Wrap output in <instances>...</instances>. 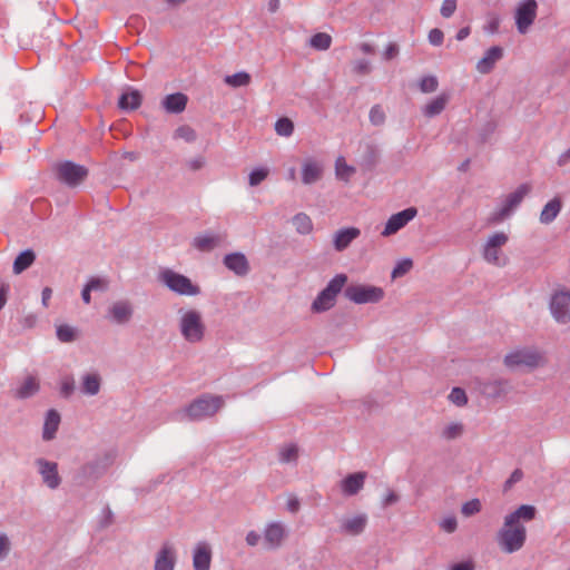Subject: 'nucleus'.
Instances as JSON below:
<instances>
[{"label":"nucleus","mask_w":570,"mask_h":570,"mask_svg":"<svg viewBox=\"0 0 570 570\" xmlns=\"http://www.w3.org/2000/svg\"><path fill=\"white\" fill-rule=\"evenodd\" d=\"M481 510V502L478 499H472L463 503L461 512L465 517H471Z\"/></svg>","instance_id":"nucleus-49"},{"label":"nucleus","mask_w":570,"mask_h":570,"mask_svg":"<svg viewBox=\"0 0 570 570\" xmlns=\"http://www.w3.org/2000/svg\"><path fill=\"white\" fill-rule=\"evenodd\" d=\"M286 508L291 513L295 514L301 509V502L296 497L292 495L287 500Z\"/></svg>","instance_id":"nucleus-59"},{"label":"nucleus","mask_w":570,"mask_h":570,"mask_svg":"<svg viewBox=\"0 0 570 570\" xmlns=\"http://www.w3.org/2000/svg\"><path fill=\"white\" fill-rule=\"evenodd\" d=\"M413 267V262L412 259L410 258H404L402 261H400L396 266L393 268L392 271V278H399V277H402L404 276L405 274H407L411 268Z\"/></svg>","instance_id":"nucleus-43"},{"label":"nucleus","mask_w":570,"mask_h":570,"mask_svg":"<svg viewBox=\"0 0 570 570\" xmlns=\"http://www.w3.org/2000/svg\"><path fill=\"white\" fill-rule=\"evenodd\" d=\"M141 105V95L138 90H128L119 97L118 106L122 110H135Z\"/></svg>","instance_id":"nucleus-28"},{"label":"nucleus","mask_w":570,"mask_h":570,"mask_svg":"<svg viewBox=\"0 0 570 570\" xmlns=\"http://www.w3.org/2000/svg\"><path fill=\"white\" fill-rule=\"evenodd\" d=\"M75 389L73 380L72 379H66L61 383V394L63 396H69Z\"/></svg>","instance_id":"nucleus-61"},{"label":"nucleus","mask_w":570,"mask_h":570,"mask_svg":"<svg viewBox=\"0 0 570 570\" xmlns=\"http://www.w3.org/2000/svg\"><path fill=\"white\" fill-rule=\"evenodd\" d=\"M100 390V377L98 374L91 373L83 376L82 391L89 395H96Z\"/></svg>","instance_id":"nucleus-35"},{"label":"nucleus","mask_w":570,"mask_h":570,"mask_svg":"<svg viewBox=\"0 0 570 570\" xmlns=\"http://www.w3.org/2000/svg\"><path fill=\"white\" fill-rule=\"evenodd\" d=\"M361 230L356 227H346L337 230L333 237V246L337 252L345 250L356 239Z\"/></svg>","instance_id":"nucleus-21"},{"label":"nucleus","mask_w":570,"mask_h":570,"mask_svg":"<svg viewBox=\"0 0 570 570\" xmlns=\"http://www.w3.org/2000/svg\"><path fill=\"white\" fill-rule=\"evenodd\" d=\"M531 191L529 184H521L513 193H510L500 209L493 213L491 217L492 223H500L507 218L523 200V198Z\"/></svg>","instance_id":"nucleus-8"},{"label":"nucleus","mask_w":570,"mask_h":570,"mask_svg":"<svg viewBox=\"0 0 570 570\" xmlns=\"http://www.w3.org/2000/svg\"><path fill=\"white\" fill-rule=\"evenodd\" d=\"M335 171L338 179L348 181L350 177L355 173V168L347 165L343 157H338L335 163Z\"/></svg>","instance_id":"nucleus-38"},{"label":"nucleus","mask_w":570,"mask_h":570,"mask_svg":"<svg viewBox=\"0 0 570 570\" xmlns=\"http://www.w3.org/2000/svg\"><path fill=\"white\" fill-rule=\"evenodd\" d=\"M212 562V549L208 543L199 542L193 554L194 570H209Z\"/></svg>","instance_id":"nucleus-20"},{"label":"nucleus","mask_w":570,"mask_h":570,"mask_svg":"<svg viewBox=\"0 0 570 570\" xmlns=\"http://www.w3.org/2000/svg\"><path fill=\"white\" fill-rule=\"evenodd\" d=\"M381 151L379 147L372 142L364 145V150L361 156L360 165L364 170H373L380 163Z\"/></svg>","instance_id":"nucleus-24"},{"label":"nucleus","mask_w":570,"mask_h":570,"mask_svg":"<svg viewBox=\"0 0 570 570\" xmlns=\"http://www.w3.org/2000/svg\"><path fill=\"white\" fill-rule=\"evenodd\" d=\"M199 293V286L193 284L187 276L180 274V295L196 296Z\"/></svg>","instance_id":"nucleus-41"},{"label":"nucleus","mask_w":570,"mask_h":570,"mask_svg":"<svg viewBox=\"0 0 570 570\" xmlns=\"http://www.w3.org/2000/svg\"><path fill=\"white\" fill-rule=\"evenodd\" d=\"M538 510L531 504H521L503 518V523L495 533V542L501 552L512 554L520 551L527 541L525 522L535 519Z\"/></svg>","instance_id":"nucleus-1"},{"label":"nucleus","mask_w":570,"mask_h":570,"mask_svg":"<svg viewBox=\"0 0 570 570\" xmlns=\"http://www.w3.org/2000/svg\"><path fill=\"white\" fill-rule=\"evenodd\" d=\"M397 55H399V46L393 42L386 47V49L383 53L385 60H392Z\"/></svg>","instance_id":"nucleus-60"},{"label":"nucleus","mask_w":570,"mask_h":570,"mask_svg":"<svg viewBox=\"0 0 570 570\" xmlns=\"http://www.w3.org/2000/svg\"><path fill=\"white\" fill-rule=\"evenodd\" d=\"M275 131L283 137H289L294 131V124L289 118H279L275 124Z\"/></svg>","instance_id":"nucleus-40"},{"label":"nucleus","mask_w":570,"mask_h":570,"mask_svg":"<svg viewBox=\"0 0 570 570\" xmlns=\"http://www.w3.org/2000/svg\"><path fill=\"white\" fill-rule=\"evenodd\" d=\"M562 208V202L559 197H554L548 202L540 214V222L544 225L551 224L559 215Z\"/></svg>","instance_id":"nucleus-25"},{"label":"nucleus","mask_w":570,"mask_h":570,"mask_svg":"<svg viewBox=\"0 0 570 570\" xmlns=\"http://www.w3.org/2000/svg\"><path fill=\"white\" fill-rule=\"evenodd\" d=\"M332 37L325 32L315 33L309 39V45L316 50H326L331 47Z\"/></svg>","instance_id":"nucleus-39"},{"label":"nucleus","mask_w":570,"mask_h":570,"mask_svg":"<svg viewBox=\"0 0 570 570\" xmlns=\"http://www.w3.org/2000/svg\"><path fill=\"white\" fill-rule=\"evenodd\" d=\"M112 320L118 324L128 322L131 317L132 309L128 302H117L110 307Z\"/></svg>","instance_id":"nucleus-27"},{"label":"nucleus","mask_w":570,"mask_h":570,"mask_svg":"<svg viewBox=\"0 0 570 570\" xmlns=\"http://www.w3.org/2000/svg\"><path fill=\"white\" fill-rule=\"evenodd\" d=\"M458 0H444L442 2L440 13L443 18H450L456 10Z\"/></svg>","instance_id":"nucleus-50"},{"label":"nucleus","mask_w":570,"mask_h":570,"mask_svg":"<svg viewBox=\"0 0 570 570\" xmlns=\"http://www.w3.org/2000/svg\"><path fill=\"white\" fill-rule=\"evenodd\" d=\"M353 71L357 75H367L371 72L370 61L366 59L356 60L353 65Z\"/></svg>","instance_id":"nucleus-53"},{"label":"nucleus","mask_w":570,"mask_h":570,"mask_svg":"<svg viewBox=\"0 0 570 570\" xmlns=\"http://www.w3.org/2000/svg\"><path fill=\"white\" fill-rule=\"evenodd\" d=\"M57 336L61 342H70L75 338V333L70 326L61 325L57 328Z\"/></svg>","instance_id":"nucleus-51"},{"label":"nucleus","mask_w":570,"mask_h":570,"mask_svg":"<svg viewBox=\"0 0 570 570\" xmlns=\"http://www.w3.org/2000/svg\"><path fill=\"white\" fill-rule=\"evenodd\" d=\"M292 222H293V225H294L296 232L302 235H307L313 229V224H312L311 218L304 213L296 214L293 217Z\"/></svg>","instance_id":"nucleus-33"},{"label":"nucleus","mask_w":570,"mask_h":570,"mask_svg":"<svg viewBox=\"0 0 570 570\" xmlns=\"http://www.w3.org/2000/svg\"><path fill=\"white\" fill-rule=\"evenodd\" d=\"M367 524L366 514H357L353 518H343L340 521V531L348 535L361 534Z\"/></svg>","instance_id":"nucleus-19"},{"label":"nucleus","mask_w":570,"mask_h":570,"mask_svg":"<svg viewBox=\"0 0 570 570\" xmlns=\"http://www.w3.org/2000/svg\"><path fill=\"white\" fill-rule=\"evenodd\" d=\"M366 475V472H355L345 476L341 481L343 494L347 497L357 494L364 487Z\"/></svg>","instance_id":"nucleus-18"},{"label":"nucleus","mask_w":570,"mask_h":570,"mask_svg":"<svg viewBox=\"0 0 570 570\" xmlns=\"http://www.w3.org/2000/svg\"><path fill=\"white\" fill-rule=\"evenodd\" d=\"M550 309L558 323L567 324L570 322V293L557 292L550 301Z\"/></svg>","instance_id":"nucleus-12"},{"label":"nucleus","mask_w":570,"mask_h":570,"mask_svg":"<svg viewBox=\"0 0 570 570\" xmlns=\"http://www.w3.org/2000/svg\"><path fill=\"white\" fill-rule=\"evenodd\" d=\"M400 500V497L394 491H390L383 499V507L395 504Z\"/></svg>","instance_id":"nucleus-62"},{"label":"nucleus","mask_w":570,"mask_h":570,"mask_svg":"<svg viewBox=\"0 0 570 570\" xmlns=\"http://www.w3.org/2000/svg\"><path fill=\"white\" fill-rule=\"evenodd\" d=\"M504 364L510 368L520 366L535 368L544 364V357L535 348H522L505 355Z\"/></svg>","instance_id":"nucleus-6"},{"label":"nucleus","mask_w":570,"mask_h":570,"mask_svg":"<svg viewBox=\"0 0 570 570\" xmlns=\"http://www.w3.org/2000/svg\"><path fill=\"white\" fill-rule=\"evenodd\" d=\"M370 121L373 126H382L385 122V112L381 105H374L368 115Z\"/></svg>","instance_id":"nucleus-44"},{"label":"nucleus","mask_w":570,"mask_h":570,"mask_svg":"<svg viewBox=\"0 0 570 570\" xmlns=\"http://www.w3.org/2000/svg\"><path fill=\"white\" fill-rule=\"evenodd\" d=\"M159 279L171 291L178 292V275L175 272L165 269L160 272Z\"/></svg>","instance_id":"nucleus-42"},{"label":"nucleus","mask_w":570,"mask_h":570,"mask_svg":"<svg viewBox=\"0 0 570 570\" xmlns=\"http://www.w3.org/2000/svg\"><path fill=\"white\" fill-rule=\"evenodd\" d=\"M161 106L167 112H178V94L167 95L161 101Z\"/></svg>","instance_id":"nucleus-48"},{"label":"nucleus","mask_w":570,"mask_h":570,"mask_svg":"<svg viewBox=\"0 0 570 570\" xmlns=\"http://www.w3.org/2000/svg\"><path fill=\"white\" fill-rule=\"evenodd\" d=\"M205 157L202 155L196 156L193 159L186 160L185 166L191 171H197L205 166Z\"/></svg>","instance_id":"nucleus-54"},{"label":"nucleus","mask_w":570,"mask_h":570,"mask_svg":"<svg viewBox=\"0 0 570 570\" xmlns=\"http://www.w3.org/2000/svg\"><path fill=\"white\" fill-rule=\"evenodd\" d=\"M323 176V165L313 159H306L302 166V181L305 185H312L318 181Z\"/></svg>","instance_id":"nucleus-23"},{"label":"nucleus","mask_w":570,"mask_h":570,"mask_svg":"<svg viewBox=\"0 0 570 570\" xmlns=\"http://www.w3.org/2000/svg\"><path fill=\"white\" fill-rule=\"evenodd\" d=\"M503 57V48L500 46H493L489 48L484 56L478 61L476 63V70L481 75H488L490 73L495 63L501 60Z\"/></svg>","instance_id":"nucleus-16"},{"label":"nucleus","mask_w":570,"mask_h":570,"mask_svg":"<svg viewBox=\"0 0 570 570\" xmlns=\"http://www.w3.org/2000/svg\"><path fill=\"white\" fill-rule=\"evenodd\" d=\"M450 96L448 94H441L433 100H431L428 105L423 108V115L428 118L435 117L440 115L446 107V104L449 102Z\"/></svg>","instance_id":"nucleus-26"},{"label":"nucleus","mask_w":570,"mask_h":570,"mask_svg":"<svg viewBox=\"0 0 570 570\" xmlns=\"http://www.w3.org/2000/svg\"><path fill=\"white\" fill-rule=\"evenodd\" d=\"M206 333L202 313L189 309L180 316V334L190 344L200 343Z\"/></svg>","instance_id":"nucleus-4"},{"label":"nucleus","mask_w":570,"mask_h":570,"mask_svg":"<svg viewBox=\"0 0 570 570\" xmlns=\"http://www.w3.org/2000/svg\"><path fill=\"white\" fill-rule=\"evenodd\" d=\"M508 239V235L503 232H499L490 236L483 249L484 259L490 264L504 266L508 258L501 257L500 252L501 247L507 244Z\"/></svg>","instance_id":"nucleus-10"},{"label":"nucleus","mask_w":570,"mask_h":570,"mask_svg":"<svg viewBox=\"0 0 570 570\" xmlns=\"http://www.w3.org/2000/svg\"><path fill=\"white\" fill-rule=\"evenodd\" d=\"M537 8L535 0H524L518 4L515 9V24L521 35L527 33L533 23L537 17Z\"/></svg>","instance_id":"nucleus-11"},{"label":"nucleus","mask_w":570,"mask_h":570,"mask_svg":"<svg viewBox=\"0 0 570 570\" xmlns=\"http://www.w3.org/2000/svg\"><path fill=\"white\" fill-rule=\"evenodd\" d=\"M225 404L223 396L204 394L195 399L185 410L190 421H200L214 416Z\"/></svg>","instance_id":"nucleus-2"},{"label":"nucleus","mask_w":570,"mask_h":570,"mask_svg":"<svg viewBox=\"0 0 570 570\" xmlns=\"http://www.w3.org/2000/svg\"><path fill=\"white\" fill-rule=\"evenodd\" d=\"M523 478V472L520 469H515L509 479L503 484V491H509L517 482L521 481Z\"/></svg>","instance_id":"nucleus-52"},{"label":"nucleus","mask_w":570,"mask_h":570,"mask_svg":"<svg viewBox=\"0 0 570 570\" xmlns=\"http://www.w3.org/2000/svg\"><path fill=\"white\" fill-rule=\"evenodd\" d=\"M417 214L415 207L405 208L396 214H393L386 222L385 227L382 232V236L389 237L396 234L402 229L410 220H412Z\"/></svg>","instance_id":"nucleus-13"},{"label":"nucleus","mask_w":570,"mask_h":570,"mask_svg":"<svg viewBox=\"0 0 570 570\" xmlns=\"http://www.w3.org/2000/svg\"><path fill=\"white\" fill-rule=\"evenodd\" d=\"M60 423V415L57 411L50 410L47 414L45 426H43V439L49 441L55 438Z\"/></svg>","instance_id":"nucleus-29"},{"label":"nucleus","mask_w":570,"mask_h":570,"mask_svg":"<svg viewBox=\"0 0 570 570\" xmlns=\"http://www.w3.org/2000/svg\"><path fill=\"white\" fill-rule=\"evenodd\" d=\"M420 90L424 94H431L436 91L439 81L434 76L423 77L419 83Z\"/></svg>","instance_id":"nucleus-45"},{"label":"nucleus","mask_w":570,"mask_h":570,"mask_svg":"<svg viewBox=\"0 0 570 570\" xmlns=\"http://www.w3.org/2000/svg\"><path fill=\"white\" fill-rule=\"evenodd\" d=\"M87 285H94L92 287V291H97V289H106L107 288V281L104 279V278H92L89 281V283Z\"/></svg>","instance_id":"nucleus-63"},{"label":"nucleus","mask_w":570,"mask_h":570,"mask_svg":"<svg viewBox=\"0 0 570 570\" xmlns=\"http://www.w3.org/2000/svg\"><path fill=\"white\" fill-rule=\"evenodd\" d=\"M226 239V235L222 233L205 232L197 235L193 240V246L199 252H212L219 247Z\"/></svg>","instance_id":"nucleus-14"},{"label":"nucleus","mask_w":570,"mask_h":570,"mask_svg":"<svg viewBox=\"0 0 570 570\" xmlns=\"http://www.w3.org/2000/svg\"><path fill=\"white\" fill-rule=\"evenodd\" d=\"M474 566L471 561H463L453 564L450 570H473Z\"/></svg>","instance_id":"nucleus-64"},{"label":"nucleus","mask_w":570,"mask_h":570,"mask_svg":"<svg viewBox=\"0 0 570 570\" xmlns=\"http://www.w3.org/2000/svg\"><path fill=\"white\" fill-rule=\"evenodd\" d=\"M440 527L445 532L453 533L458 528V521H456L455 517H448L442 520V522L440 523Z\"/></svg>","instance_id":"nucleus-55"},{"label":"nucleus","mask_w":570,"mask_h":570,"mask_svg":"<svg viewBox=\"0 0 570 570\" xmlns=\"http://www.w3.org/2000/svg\"><path fill=\"white\" fill-rule=\"evenodd\" d=\"M269 170L263 167L252 170L248 177L249 186H258L263 180L267 178Z\"/></svg>","instance_id":"nucleus-46"},{"label":"nucleus","mask_w":570,"mask_h":570,"mask_svg":"<svg viewBox=\"0 0 570 570\" xmlns=\"http://www.w3.org/2000/svg\"><path fill=\"white\" fill-rule=\"evenodd\" d=\"M449 400L458 406H463L468 403L466 393L461 387H453L449 395Z\"/></svg>","instance_id":"nucleus-47"},{"label":"nucleus","mask_w":570,"mask_h":570,"mask_svg":"<svg viewBox=\"0 0 570 570\" xmlns=\"http://www.w3.org/2000/svg\"><path fill=\"white\" fill-rule=\"evenodd\" d=\"M463 432H464L463 424L459 423V422H454V423H451V424L446 425L442 430L441 436L444 440L451 441V440H455V439L461 438Z\"/></svg>","instance_id":"nucleus-37"},{"label":"nucleus","mask_w":570,"mask_h":570,"mask_svg":"<svg viewBox=\"0 0 570 570\" xmlns=\"http://www.w3.org/2000/svg\"><path fill=\"white\" fill-rule=\"evenodd\" d=\"M39 390V381L35 376H27L16 391V396L27 399L36 394Z\"/></svg>","instance_id":"nucleus-31"},{"label":"nucleus","mask_w":570,"mask_h":570,"mask_svg":"<svg viewBox=\"0 0 570 570\" xmlns=\"http://www.w3.org/2000/svg\"><path fill=\"white\" fill-rule=\"evenodd\" d=\"M36 255L31 249L20 253L13 262V273L20 274L32 265Z\"/></svg>","instance_id":"nucleus-32"},{"label":"nucleus","mask_w":570,"mask_h":570,"mask_svg":"<svg viewBox=\"0 0 570 570\" xmlns=\"http://www.w3.org/2000/svg\"><path fill=\"white\" fill-rule=\"evenodd\" d=\"M224 265L237 276H246L249 272V263L243 253H232L224 257Z\"/></svg>","instance_id":"nucleus-17"},{"label":"nucleus","mask_w":570,"mask_h":570,"mask_svg":"<svg viewBox=\"0 0 570 570\" xmlns=\"http://www.w3.org/2000/svg\"><path fill=\"white\" fill-rule=\"evenodd\" d=\"M344 295L355 304L379 303L384 297V291L373 285H350L345 288Z\"/></svg>","instance_id":"nucleus-7"},{"label":"nucleus","mask_w":570,"mask_h":570,"mask_svg":"<svg viewBox=\"0 0 570 570\" xmlns=\"http://www.w3.org/2000/svg\"><path fill=\"white\" fill-rule=\"evenodd\" d=\"M346 283L347 276L345 274L334 276L312 303V311L314 313H323L331 309L335 305L337 294Z\"/></svg>","instance_id":"nucleus-3"},{"label":"nucleus","mask_w":570,"mask_h":570,"mask_svg":"<svg viewBox=\"0 0 570 570\" xmlns=\"http://www.w3.org/2000/svg\"><path fill=\"white\" fill-rule=\"evenodd\" d=\"M250 79L252 78L248 72L239 71L234 75L226 76L224 81L226 85L237 88V87L248 86L250 82Z\"/></svg>","instance_id":"nucleus-36"},{"label":"nucleus","mask_w":570,"mask_h":570,"mask_svg":"<svg viewBox=\"0 0 570 570\" xmlns=\"http://www.w3.org/2000/svg\"><path fill=\"white\" fill-rule=\"evenodd\" d=\"M474 386L481 395L490 400L503 399L513 390L511 382L503 377L491 380L475 379Z\"/></svg>","instance_id":"nucleus-5"},{"label":"nucleus","mask_w":570,"mask_h":570,"mask_svg":"<svg viewBox=\"0 0 570 570\" xmlns=\"http://www.w3.org/2000/svg\"><path fill=\"white\" fill-rule=\"evenodd\" d=\"M299 449L296 444H287L279 450V462L284 464L296 463Z\"/></svg>","instance_id":"nucleus-34"},{"label":"nucleus","mask_w":570,"mask_h":570,"mask_svg":"<svg viewBox=\"0 0 570 570\" xmlns=\"http://www.w3.org/2000/svg\"><path fill=\"white\" fill-rule=\"evenodd\" d=\"M10 551V541L9 538L0 533V560L4 559Z\"/></svg>","instance_id":"nucleus-58"},{"label":"nucleus","mask_w":570,"mask_h":570,"mask_svg":"<svg viewBox=\"0 0 570 570\" xmlns=\"http://www.w3.org/2000/svg\"><path fill=\"white\" fill-rule=\"evenodd\" d=\"M180 138L187 142H191L196 140L197 134L190 126L184 125L180 126Z\"/></svg>","instance_id":"nucleus-56"},{"label":"nucleus","mask_w":570,"mask_h":570,"mask_svg":"<svg viewBox=\"0 0 570 570\" xmlns=\"http://www.w3.org/2000/svg\"><path fill=\"white\" fill-rule=\"evenodd\" d=\"M174 549L164 547L156 559L155 570H174Z\"/></svg>","instance_id":"nucleus-30"},{"label":"nucleus","mask_w":570,"mask_h":570,"mask_svg":"<svg viewBox=\"0 0 570 570\" xmlns=\"http://www.w3.org/2000/svg\"><path fill=\"white\" fill-rule=\"evenodd\" d=\"M443 31L441 29L434 28L429 32V41L433 46H440L443 42Z\"/></svg>","instance_id":"nucleus-57"},{"label":"nucleus","mask_w":570,"mask_h":570,"mask_svg":"<svg viewBox=\"0 0 570 570\" xmlns=\"http://www.w3.org/2000/svg\"><path fill=\"white\" fill-rule=\"evenodd\" d=\"M56 175L60 181L73 187L85 180L88 170L86 167L72 161H63L56 166Z\"/></svg>","instance_id":"nucleus-9"},{"label":"nucleus","mask_w":570,"mask_h":570,"mask_svg":"<svg viewBox=\"0 0 570 570\" xmlns=\"http://www.w3.org/2000/svg\"><path fill=\"white\" fill-rule=\"evenodd\" d=\"M37 465L39 473L42 476L43 482L50 488L56 489L60 484V476L58 474V465L55 462L47 461L45 459H38Z\"/></svg>","instance_id":"nucleus-15"},{"label":"nucleus","mask_w":570,"mask_h":570,"mask_svg":"<svg viewBox=\"0 0 570 570\" xmlns=\"http://www.w3.org/2000/svg\"><path fill=\"white\" fill-rule=\"evenodd\" d=\"M285 529L282 523L274 522L266 527L264 532L265 544L268 549H276L281 547L285 538Z\"/></svg>","instance_id":"nucleus-22"}]
</instances>
